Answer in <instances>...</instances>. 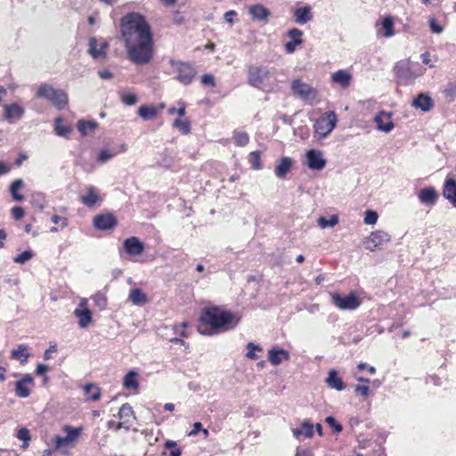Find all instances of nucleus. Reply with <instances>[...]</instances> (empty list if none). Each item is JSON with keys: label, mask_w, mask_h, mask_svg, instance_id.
<instances>
[{"label": "nucleus", "mask_w": 456, "mask_h": 456, "mask_svg": "<svg viewBox=\"0 0 456 456\" xmlns=\"http://www.w3.org/2000/svg\"><path fill=\"white\" fill-rule=\"evenodd\" d=\"M29 356L28 347L26 345H20L17 349L11 352V357L19 361L21 365H25L28 362Z\"/></svg>", "instance_id": "37"}, {"label": "nucleus", "mask_w": 456, "mask_h": 456, "mask_svg": "<svg viewBox=\"0 0 456 456\" xmlns=\"http://www.w3.org/2000/svg\"><path fill=\"white\" fill-rule=\"evenodd\" d=\"M77 127L82 136H91L95 133L98 123L94 120L80 119L77 121Z\"/></svg>", "instance_id": "27"}, {"label": "nucleus", "mask_w": 456, "mask_h": 456, "mask_svg": "<svg viewBox=\"0 0 456 456\" xmlns=\"http://www.w3.org/2000/svg\"><path fill=\"white\" fill-rule=\"evenodd\" d=\"M325 382L330 388L337 391H342L345 388V383L342 379L338 377V373L336 370H329Z\"/></svg>", "instance_id": "28"}, {"label": "nucleus", "mask_w": 456, "mask_h": 456, "mask_svg": "<svg viewBox=\"0 0 456 456\" xmlns=\"http://www.w3.org/2000/svg\"><path fill=\"white\" fill-rule=\"evenodd\" d=\"M108 42L103 38L91 37L88 41V53L94 60H102L106 57Z\"/></svg>", "instance_id": "13"}, {"label": "nucleus", "mask_w": 456, "mask_h": 456, "mask_svg": "<svg viewBox=\"0 0 456 456\" xmlns=\"http://www.w3.org/2000/svg\"><path fill=\"white\" fill-rule=\"evenodd\" d=\"M232 140L237 146L243 147L248 143L249 137L245 132L236 131L233 134Z\"/></svg>", "instance_id": "47"}, {"label": "nucleus", "mask_w": 456, "mask_h": 456, "mask_svg": "<svg viewBox=\"0 0 456 456\" xmlns=\"http://www.w3.org/2000/svg\"><path fill=\"white\" fill-rule=\"evenodd\" d=\"M338 124V117L334 111H328L320 116L314 124V138L317 141L325 139Z\"/></svg>", "instance_id": "4"}, {"label": "nucleus", "mask_w": 456, "mask_h": 456, "mask_svg": "<svg viewBox=\"0 0 456 456\" xmlns=\"http://www.w3.org/2000/svg\"><path fill=\"white\" fill-rule=\"evenodd\" d=\"M120 32L127 59L136 65L148 64L153 57V40L144 18L136 12L126 14L121 20Z\"/></svg>", "instance_id": "1"}, {"label": "nucleus", "mask_w": 456, "mask_h": 456, "mask_svg": "<svg viewBox=\"0 0 456 456\" xmlns=\"http://www.w3.org/2000/svg\"><path fill=\"white\" fill-rule=\"evenodd\" d=\"M138 377L136 370H129L123 379V387L127 390H136L139 387Z\"/></svg>", "instance_id": "30"}, {"label": "nucleus", "mask_w": 456, "mask_h": 456, "mask_svg": "<svg viewBox=\"0 0 456 456\" xmlns=\"http://www.w3.org/2000/svg\"><path fill=\"white\" fill-rule=\"evenodd\" d=\"M353 75L349 70L339 69L333 72L330 76L332 83L338 85L342 88H347L352 82Z\"/></svg>", "instance_id": "22"}, {"label": "nucleus", "mask_w": 456, "mask_h": 456, "mask_svg": "<svg viewBox=\"0 0 456 456\" xmlns=\"http://www.w3.org/2000/svg\"><path fill=\"white\" fill-rule=\"evenodd\" d=\"M118 419L120 421L117 424V428H121L132 423L134 419V412L128 403L123 404L118 411Z\"/></svg>", "instance_id": "23"}, {"label": "nucleus", "mask_w": 456, "mask_h": 456, "mask_svg": "<svg viewBox=\"0 0 456 456\" xmlns=\"http://www.w3.org/2000/svg\"><path fill=\"white\" fill-rule=\"evenodd\" d=\"M137 113L143 120H152L157 118L159 108L155 105H141Z\"/></svg>", "instance_id": "33"}, {"label": "nucleus", "mask_w": 456, "mask_h": 456, "mask_svg": "<svg viewBox=\"0 0 456 456\" xmlns=\"http://www.w3.org/2000/svg\"><path fill=\"white\" fill-rule=\"evenodd\" d=\"M433 101L427 94H420L413 101V106L423 111H428L433 108Z\"/></svg>", "instance_id": "40"}, {"label": "nucleus", "mask_w": 456, "mask_h": 456, "mask_svg": "<svg viewBox=\"0 0 456 456\" xmlns=\"http://www.w3.org/2000/svg\"><path fill=\"white\" fill-rule=\"evenodd\" d=\"M379 219V214L377 211L367 209L364 212L363 223L366 225L374 226Z\"/></svg>", "instance_id": "48"}, {"label": "nucleus", "mask_w": 456, "mask_h": 456, "mask_svg": "<svg viewBox=\"0 0 456 456\" xmlns=\"http://www.w3.org/2000/svg\"><path fill=\"white\" fill-rule=\"evenodd\" d=\"M295 456H314L311 449L297 448Z\"/></svg>", "instance_id": "61"}, {"label": "nucleus", "mask_w": 456, "mask_h": 456, "mask_svg": "<svg viewBox=\"0 0 456 456\" xmlns=\"http://www.w3.org/2000/svg\"><path fill=\"white\" fill-rule=\"evenodd\" d=\"M80 200L87 208H94L101 205L102 198L96 187L94 185H89L86 187L80 195Z\"/></svg>", "instance_id": "14"}, {"label": "nucleus", "mask_w": 456, "mask_h": 456, "mask_svg": "<svg viewBox=\"0 0 456 456\" xmlns=\"http://www.w3.org/2000/svg\"><path fill=\"white\" fill-rule=\"evenodd\" d=\"M37 96L49 100L53 105L59 110L65 108L69 102L66 92L61 89H55L48 84H44L39 86Z\"/></svg>", "instance_id": "5"}, {"label": "nucleus", "mask_w": 456, "mask_h": 456, "mask_svg": "<svg viewBox=\"0 0 456 456\" xmlns=\"http://www.w3.org/2000/svg\"><path fill=\"white\" fill-rule=\"evenodd\" d=\"M92 299L94 303V305L98 307L100 310H103L107 307L108 300L106 294L103 291H98L92 296Z\"/></svg>", "instance_id": "45"}, {"label": "nucleus", "mask_w": 456, "mask_h": 456, "mask_svg": "<svg viewBox=\"0 0 456 456\" xmlns=\"http://www.w3.org/2000/svg\"><path fill=\"white\" fill-rule=\"evenodd\" d=\"M395 20L392 16H385L376 23L377 36L389 38L395 35Z\"/></svg>", "instance_id": "17"}, {"label": "nucleus", "mask_w": 456, "mask_h": 456, "mask_svg": "<svg viewBox=\"0 0 456 456\" xmlns=\"http://www.w3.org/2000/svg\"><path fill=\"white\" fill-rule=\"evenodd\" d=\"M240 322V316L223 307L207 308L200 318L199 330L205 335H214L233 330Z\"/></svg>", "instance_id": "2"}, {"label": "nucleus", "mask_w": 456, "mask_h": 456, "mask_svg": "<svg viewBox=\"0 0 456 456\" xmlns=\"http://www.w3.org/2000/svg\"><path fill=\"white\" fill-rule=\"evenodd\" d=\"M77 310H90L88 307V299L86 297H80L77 306Z\"/></svg>", "instance_id": "62"}, {"label": "nucleus", "mask_w": 456, "mask_h": 456, "mask_svg": "<svg viewBox=\"0 0 456 456\" xmlns=\"http://www.w3.org/2000/svg\"><path fill=\"white\" fill-rule=\"evenodd\" d=\"M33 257V253L30 250H26L19 255H17L13 261L17 264L23 265L26 262L29 261Z\"/></svg>", "instance_id": "53"}, {"label": "nucleus", "mask_w": 456, "mask_h": 456, "mask_svg": "<svg viewBox=\"0 0 456 456\" xmlns=\"http://www.w3.org/2000/svg\"><path fill=\"white\" fill-rule=\"evenodd\" d=\"M34 379L30 374H25L20 379L14 384L15 394L20 398H27L31 395L34 387Z\"/></svg>", "instance_id": "18"}, {"label": "nucleus", "mask_w": 456, "mask_h": 456, "mask_svg": "<svg viewBox=\"0 0 456 456\" xmlns=\"http://www.w3.org/2000/svg\"><path fill=\"white\" fill-rule=\"evenodd\" d=\"M52 221L56 224H60L61 229H64L68 225L67 219L60 216H53Z\"/></svg>", "instance_id": "59"}, {"label": "nucleus", "mask_w": 456, "mask_h": 456, "mask_svg": "<svg viewBox=\"0 0 456 456\" xmlns=\"http://www.w3.org/2000/svg\"><path fill=\"white\" fill-rule=\"evenodd\" d=\"M374 123L377 129L383 133H389L395 127L392 113L385 110L379 111L375 116Z\"/></svg>", "instance_id": "20"}, {"label": "nucleus", "mask_w": 456, "mask_h": 456, "mask_svg": "<svg viewBox=\"0 0 456 456\" xmlns=\"http://www.w3.org/2000/svg\"><path fill=\"white\" fill-rule=\"evenodd\" d=\"M303 164L310 170L322 171L326 167L327 159L322 151L309 149L305 153Z\"/></svg>", "instance_id": "7"}, {"label": "nucleus", "mask_w": 456, "mask_h": 456, "mask_svg": "<svg viewBox=\"0 0 456 456\" xmlns=\"http://www.w3.org/2000/svg\"><path fill=\"white\" fill-rule=\"evenodd\" d=\"M325 421L334 429L335 432L340 433L342 431V425L338 423L337 420L332 416L327 417Z\"/></svg>", "instance_id": "56"}, {"label": "nucleus", "mask_w": 456, "mask_h": 456, "mask_svg": "<svg viewBox=\"0 0 456 456\" xmlns=\"http://www.w3.org/2000/svg\"><path fill=\"white\" fill-rule=\"evenodd\" d=\"M354 391L359 394V395H369V391H370V388L368 386H356L355 388H354Z\"/></svg>", "instance_id": "64"}, {"label": "nucleus", "mask_w": 456, "mask_h": 456, "mask_svg": "<svg viewBox=\"0 0 456 456\" xmlns=\"http://www.w3.org/2000/svg\"><path fill=\"white\" fill-rule=\"evenodd\" d=\"M271 77V72L266 68L250 67L248 69V83L256 88H265Z\"/></svg>", "instance_id": "9"}, {"label": "nucleus", "mask_w": 456, "mask_h": 456, "mask_svg": "<svg viewBox=\"0 0 456 456\" xmlns=\"http://www.w3.org/2000/svg\"><path fill=\"white\" fill-rule=\"evenodd\" d=\"M339 223V216L338 215H331L329 217L320 216L317 219V225L321 229L333 228Z\"/></svg>", "instance_id": "41"}, {"label": "nucleus", "mask_w": 456, "mask_h": 456, "mask_svg": "<svg viewBox=\"0 0 456 456\" xmlns=\"http://www.w3.org/2000/svg\"><path fill=\"white\" fill-rule=\"evenodd\" d=\"M292 433L295 437H312L314 435V426L309 420H304L299 428H293Z\"/></svg>", "instance_id": "31"}, {"label": "nucleus", "mask_w": 456, "mask_h": 456, "mask_svg": "<svg viewBox=\"0 0 456 456\" xmlns=\"http://www.w3.org/2000/svg\"><path fill=\"white\" fill-rule=\"evenodd\" d=\"M443 194L452 204L456 206V181L454 179H446Z\"/></svg>", "instance_id": "32"}, {"label": "nucleus", "mask_w": 456, "mask_h": 456, "mask_svg": "<svg viewBox=\"0 0 456 456\" xmlns=\"http://www.w3.org/2000/svg\"><path fill=\"white\" fill-rule=\"evenodd\" d=\"M177 108L175 106H170L167 109V113L169 115H177L178 116H185L186 114V106L185 103L182 101H179L177 102Z\"/></svg>", "instance_id": "50"}, {"label": "nucleus", "mask_w": 456, "mask_h": 456, "mask_svg": "<svg viewBox=\"0 0 456 456\" xmlns=\"http://www.w3.org/2000/svg\"><path fill=\"white\" fill-rule=\"evenodd\" d=\"M74 316L77 319V325L82 329H86L93 322V313L91 310H74Z\"/></svg>", "instance_id": "29"}, {"label": "nucleus", "mask_w": 456, "mask_h": 456, "mask_svg": "<svg viewBox=\"0 0 456 456\" xmlns=\"http://www.w3.org/2000/svg\"><path fill=\"white\" fill-rule=\"evenodd\" d=\"M17 437L23 441V444L21 445L22 449H27L30 440L29 431L27 428H22L18 431Z\"/></svg>", "instance_id": "52"}, {"label": "nucleus", "mask_w": 456, "mask_h": 456, "mask_svg": "<svg viewBox=\"0 0 456 456\" xmlns=\"http://www.w3.org/2000/svg\"><path fill=\"white\" fill-rule=\"evenodd\" d=\"M390 240V235L381 230H377L363 240L364 248L370 251H374Z\"/></svg>", "instance_id": "12"}, {"label": "nucleus", "mask_w": 456, "mask_h": 456, "mask_svg": "<svg viewBox=\"0 0 456 456\" xmlns=\"http://www.w3.org/2000/svg\"><path fill=\"white\" fill-rule=\"evenodd\" d=\"M289 41L284 45L287 53H293L303 44V31L293 28L287 32Z\"/></svg>", "instance_id": "21"}, {"label": "nucleus", "mask_w": 456, "mask_h": 456, "mask_svg": "<svg viewBox=\"0 0 456 456\" xmlns=\"http://www.w3.org/2000/svg\"><path fill=\"white\" fill-rule=\"evenodd\" d=\"M247 349H248V352L246 354V356L251 360H256L258 358V355L256 353V351L257 352L262 351V348L258 345H256L252 342L248 343Z\"/></svg>", "instance_id": "51"}, {"label": "nucleus", "mask_w": 456, "mask_h": 456, "mask_svg": "<svg viewBox=\"0 0 456 456\" xmlns=\"http://www.w3.org/2000/svg\"><path fill=\"white\" fill-rule=\"evenodd\" d=\"M144 249V244L135 236L129 237L123 242V251L132 261H137Z\"/></svg>", "instance_id": "11"}, {"label": "nucleus", "mask_w": 456, "mask_h": 456, "mask_svg": "<svg viewBox=\"0 0 456 456\" xmlns=\"http://www.w3.org/2000/svg\"><path fill=\"white\" fill-rule=\"evenodd\" d=\"M293 17L297 24L305 25L313 20L312 9L309 5L298 7L294 10Z\"/></svg>", "instance_id": "25"}, {"label": "nucleus", "mask_w": 456, "mask_h": 456, "mask_svg": "<svg viewBox=\"0 0 456 456\" xmlns=\"http://www.w3.org/2000/svg\"><path fill=\"white\" fill-rule=\"evenodd\" d=\"M443 94L445 100L452 102L456 100V81H450L446 84L443 90Z\"/></svg>", "instance_id": "44"}, {"label": "nucleus", "mask_w": 456, "mask_h": 456, "mask_svg": "<svg viewBox=\"0 0 456 456\" xmlns=\"http://www.w3.org/2000/svg\"><path fill=\"white\" fill-rule=\"evenodd\" d=\"M438 198L436 191L432 188H424L419 193V200L427 205H434Z\"/></svg>", "instance_id": "34"}, {"label": "nucleus", "mask_w": 456, "mask_h": 456, "mask_svg": "<svg viewBox=\"0 0 456 456\" xmlns=\"http://www.w3.org/2000/svg\"><path fill=\"white\" fill-rule=\"evenodd\" d=\"M12 216H13V218H15L16 220H20L24 216V210L21 207H14L12 208Z\"/></svg>", "instance_id": "58"}, {"label": "nucleus", "mask_w": 456, "mask_h": 456, "mask_svg": "<svg viewBox=\"0 0 456 456\" xmlns=\"http://www.w3.org/2000/svg\"><path fill=\"white\" fill-rule=\"evenodd\" d=\"M268 360L273 366H278L289 360V353L282 348L273 347L268 351Z\"/></svg>", "instance_id": "24"}, {"label": "nucleus", "mask_w": 456, "mask_h": 456, "mask_svg": "<svg viewBox=\"0 0 456 456\" xmlns=\"http://www.w3.org/2000/svg\"><path fill=\"white\" fill-rule=\"evenodd\" d=\"M166 448H170V456H181V450L177 447L176 443L174 441H167L165 443Z\"/></svg>", "instance_id": "55"}, {"label": "nucleus", "mask_w": 456, "mask_h": 456, "mask_svg": "<svg viewBox=\"0 0 456 456\" xmlns=\"http://www.w3.org/2000/svg\"><path fill=\"white\" fill-rule=\"evenodd\" d=\"M25 114V108L18 102L4 104L3 107V117L9 123H15L20 120Z\"/></svg>", "instance_id": "15"}, {"label": "nucleus", "mask_w": 456, "mask_h": 456, "mask_svg": "<svg viewBox=\"0 0 456 456\" xmlns=\"http://www.w3.org/2000/svg\"><path fill=\"white\" fill-rule=\"evenodd\" d=\"M171 66L175 78L183 85L191 84L197 73L195 68L189 63L172 61Z\"/></svg>", "instance_id": "8"}, {"label": "nucleus", "mask_w": 456, "mask_h": 456, "mask_svg": "<svg viewBox=\"0 0 456 456\" xmlns=\"http://www.w3.org/2000/svg\"><path fill=\"white\" fill-rule=\"evenodd\" d=\"M117 224V218L111 213L96 215L93 220L94 227L101 231L112 230Z\"/></svg>", "instance_id": "16"}, {"label": "nucleus", "mask_w": 456, "mask_h": 456, "mask_svg": "<svg viewBox=\"0 0 456 456\" xmlns=\"http://www.w3.org/2000/svg\"><path fill=\"white\" fill-rule=\"evenodd\" d=\"M119 97L121 102L128 106L134 105L138 102L137 95L130 91H122L119 92Z\"/></svg>", "instance_id": "46"}, {"label": "nucleus", "mask_w": 456, "mask_h": 456, "mask_svg": "<svg viewBox=\"0 0 456 456\" xmlns=\"http://www.w3.org/2000/svg\"><path fill=\"white\" fill-rule=\"evenodd\" d=\"M24 186V181L20 178L15 179L10 185V193L16 201H22L24 196L19 192Z\"/></svg>", "instance_id": "42"}, {"label": "nucleus", "mask_w": 456, "mask_h": 456, "mask_svg": "<svg viewBox=\"0 0 456 456\" xmlns=\"http://www.w3.org/2000/svg\"><path fill=\"white\" fill-rule=\"evenodd\" d=\"M248 162L250 166L255 170H259L262 168L261 156L259 151H252L248 155Z\"/></svg>", "instance_id": "49"}, {"label": "nucleus", "mask_w": 456, "mask_h": 456, "mask_svg": "<svg viewBox=\"0 0 456 456\" xmlns=\"http://www.w3.org/2000/svg\"><path fill=\"white\" fill-rule=\"evenodd\" d=\"M291 89L295 94L305 101L311 103L318 101V93L316 89L299 79H296L292 82Z\"/></svg>", "instance_id": "10"}, {"label": "nucleus", "mask_w": 456, "mask_h": 456, "mask_svg": "<svg viewBox=\"0 0 456 456\" xmlns=\"http://www.w3.org/2000/svg\"><path fill=\"white\" fill-rule=\"evenodd\" d=\"M57 351V346L52 345L48 349L45 350L44 354L45 360H49L52 358V354Z\"/></svg>", "instance_id": "63"}, {"label": "nucleus", "mask_w": 456, "mask_h": 456, "mask_svg": "<svg viewBox=\"0 0 456 456\" xmlns=\"http://www.w3.org/2000/svg\"><path fill=\"white\" fill-rule=\"evenodd\" d=\"M248 14L254 21L266 24L271 18V12L261 4H255L248 6Z\"/></svg>", "instance_id": "19"}, {"label": "nucleus", "mask_w": 456, "mask_h": 456, "mask_svg": "<svg viewBox=\"0 0 456 456\" xmlns=\"http://www.w3.org/2000/svg\"><path fill=\"white\" fill-rule=\"evenodd\" d=\"M429 27L433 33L441 34L444 31V28L440 25L436 19H430Z\"/></svg>", "instance_id": "57"}, {"label": "nucleus", "mask_w": 456, "mask_h": 456, "mask_svg": "<svg viewBox=\"0 0 456 456\" xmlns=\"http://www.w3.org/2000/svg\"><path fill=\"white\" fill-rule=\"evenodd\" d=\"M54 132L56 135L63 138H69L72 133V127L63 123V118L58 117L54 119Z\"/></svg>", "instance_id": "36"}, {"label": "nucleus", "mask_w": 456, "mask_h": 456, "mask_svg": "<svg viewBox=\"0 0 456 456\" xmlns=\"http://www.w3.org/2000/svg\"><path fill=\"white\" fill-rule=\"evenodd\" d=\"M62 430L66 434L65 436H56L52 440L53 449L59 451L62 454H68L67 448L74 447L82 430V427L73 428L71 426H64Z\"/></svg>", "instance_id": "3"}, {"label": "nucleus", "mask_w": 456, "mask_h": 456, "mask_svg": "<svg viewBox=\"0 0 456 456\" xmlns=\"http://www.w3.org/2000/svg\"><path fill=\"white\" fill-rule=\"evenodd\" d=\"M118 151L114 149H101L95 156V160L98 164L103 165L111 160L114 157L118 155Z\"/></svg>", "instance_id": "38"}, {"label": "nucleus", "mask_w": 456, "mask_h": 456, "mask_svg": "<svg viewBox=\"0 0 456 456\" xmlns=\"http://www.w3.org/2000/svg\"><path fill=\"white\" fill-rule=\"evenodd\" d=\"M293 165V159L289 157H282L274 169L277 177L284 179L290 171Z\"/></svg>", "instance_id": "26"}, {"label": "nucleus", "mask_w": 456, "mask_h": 456, "mask_svg": "<svg viewBox=\"0 0 456 456\" xmlns=\"http://www.w3.org/2000/svg\"><path fill=\"white\" fill-rule=\"evenodd\" d=\"M84 393L87 396L88 400L98 401L101 397V389L94 384H86L84 387Z\"/></svg>", "instance_id": "43"}, {"label": "nucleus", "mask_w": 456, "mask_h": 456, "mask_svg": "<svg viewBox=\"0 0 456 456\" xmlns=\"http://www.w3.org/2000/svg\"><path fill=\"white\" fill-rule=\"evenodd\" d=\"M128 299L136 305H142L148 302L147 295L138 288L130 290Z\"/></svg>", "instance_id": "39"}, {"label": "nucleus", "mask_w": 456, "mask_h": 456, "mask_svg": "<svg viewBox=\"0 0 456 456\" xmlns=\"http://www.w3.org/2000/svg\"><path fill=\"white\" fill-rule=\"evenodd\" d=\"M201 84L204 86L214 88L216 86V79L212 74H204L200 78Z\"/></svg>", "instance_id": "54"}, {"label": "nucleus", "mask_w": 456, "mask_h": 456, "mask_svg": "<svg viewBox=\"0 0 456 456\" xmlns=\"http://www.w3.org/2000/svg\"><path fill=\"white\" fill-rule=\"evenodd\" d=\"M172 126L182 134H188L191 133V124L190 119L185 116H178L175 118Z\"/></svg>", "instance_id": "35"}, {"label": "nucleus", "mask_w": 456, "mask_h": 456, "mask_svg": "<svg viewBox=\"0 0 456 456\" xmlns=\"http://www.w3.org/2000/svg\"><path fill=\"white\" fill-rule=\"evenodd\" d=\"M236 16L237 12L235 11H229L224 13V18L225 21L232 26L234 23V17Z\"/></svg>", "instance_id": "60"}, {"label": "nucleus", "mask_w": 456, "mask_h": 456, "mask_svg": "<svg viewBox=\"0 0 456 456\" xmlns=\"http://www.w3.org/2000/svg\"><path fill=\"white\" fill-rule=\"evenodd\" d=\"M331 297L333 304L340 310H354L362 303V298L356 291H351L346 295L335 293Z\"/></svg>", "instance_id": "6"}]
</instances>
